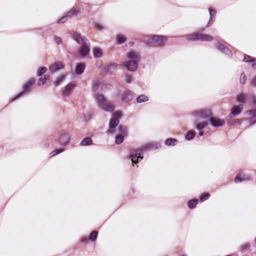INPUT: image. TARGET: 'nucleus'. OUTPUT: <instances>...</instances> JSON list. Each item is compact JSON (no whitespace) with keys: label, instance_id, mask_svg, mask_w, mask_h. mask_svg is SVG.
I'll use <instances>...</instances> for the list:
<instances>
[{"label":"nucleus","instance_id":"obj_1","mask_svg":"<svg viewBox=\"0 0 256 256\" xmlns=\"http://www.w3.org/2000/svg\"><path fill=\"white\" fill-rule=\"evenodd\" d=\"M161 147V144L158 142H151L146 144L142 146V148L133 150L130 152V158L131 160L132 165L142 160L143 156H142V152L145 150H152L159 148Z\"/></svg>","mask_w":256,"mask_h":256},{"label":"nucleus","instance_id":"obj_2","mask_svg":"<svg viewBox=\"0 0 256 256\" xmlns=\"http://www.w3.org/2000/svg\"><path fill=\"white\" fill-rule=\"evenodd\" d=\"M139 61L140 56L138 54L131 51L128 52L127 61L124 63V65L128 70L134 72L136 70Z\"/></svg>","mask_w":256,"mask_h":256},{"label":"nucleus","instance_id":"obj_3","mask_svg":"<svg viewBox=\"0 0 256 256\" xmlns=\"http://www.w3.org/2000/svg\"><path fill=\"white\" fill-rule=\"evenodd\" d=\"M95 98L98 103V106L108 112H112L114 109V106L110 102H106V98L99 94H95Z\"/></svg>","mask_w":256,"mask_h":256},{"label":"nucleus","instance_id":"obj_4","mask_svg":"<svg viewBox=\"0 0 256 256\" xmlns=\"http://www.w3.org/2000/svg\"><path fill=\"white\" fill-rule=\"evenodd\" d=\"M237 101L242 106L246 102L256 106V96L252 94H240L237 96Z\"/></svg>","mask_w":256,"mask_h":256},{"label":"nucleus","instance_id":"obj_5","mask_svg":"<svg viewBox=\"0 0 256 256\" xmlns=\"http://www.w3.org/2000/svg\"><path fill=\"white\" fill-rule=\"evenodd\" d=\"M121 112L119 111L116 112L110 120L109 122V130H106L108 134L112 135L116 132V128L119 124V119L116 116H120Z\"/></svg>","mask_w":256,"mask_h":256},{"label":"nucleus","instance_id":"obj_6","mask_svg":"<svg viewBox=\"0 0 256 256\" xmlns=\"http://www.w3.org/2000/svg\"><path fill=\"white\" fill-rule=\"evenodd\" d=\"M212 112L208 108H202L194 110L192 112V114L196 117L202 119L209 120V118L212 116Z\"/></svg>","mask_w":256,"mask_h":256},{"label":"nucleus","instance_id":"obj_7","mask_svg":"<svg viewBox=\"0 0 256 256\" xmlns=\"http://www.w3.org/2000/svg\"><path fill=\"white\" fill-rule=\"evenodd\" d=\"M34 82L35 80L34 78H30L28 80L22 85V91L19 93L14 98L10 100V102H12L22 96L25 94V92L28 91L30 89L31 87L34 84Z\"/></svg>","mask_w":256,"mask_h":256},{"label":"nucleus","instance_id":"obj_8","mask_svg":"<svg viewBox=\"0 0 256 256\" xmlns=\"http://www.w3.org/2000/svg\"><path fill=\"white\" fill-rule=\"evenodd\" d=\"M76 88L74 82H70L64 86L60 91L61 94L63 98L70 96L74 88Z\"/></svg>","mask_w":256,"mask_h":256},{"label":"nucleus","instance_id":"obj_9","mask_svg":"<svg viewBox=\"0 0 256 256\" xmlns=\"http://www.w3.org/2000/svg\"><path fill=\"white\" fill-rule=\"evenodd\" d=\"M166 41V38L163 36L153 35L148 40V43H156L158 44H162Z\"/></svg>","mask_w":256,"mask_h":256},{"label":"nucleus","instance_id":"obj_10","mask_svg":"<svg viewBox=\"0 0 256 256\" xmlns=\"http://www.w3.org/2000/svg\"><path fill=\"white\" fill-rule=\"evenodd\" d=\"M226 42H218L216 44L217 48L222 52L224 54L228 56L231 57L232 56V52L228 48L225 44Z\"/></svg>","mask_w":256,"mask_h":256},{"label":"nucleus","instance_id":"obj_11","mask_svg":"<svg viewBox=\"0 0 256 256\" xmlns=\"http://www.w3.org/2000/svg\"><path fill=\"white\" fill-rule=\"evenodd\" d=\"M73 39L81 46L87 44V43H90L89 41L84 36L77 32H74L72 35Z\"/></svg>","mask_w":256,"mask_h":256},{"label":"nucleus","instance_id":"obj_12","mask_svg":"<svg viewBox=\"0 0 256 256\" xmlns=\"http://www.w3.org/2000/svg\"><path fill=\"white\" fill-rule=\"evenodd\" d=\"M208 122L211 126L214 128L220 127L224 124V122L222 120L213 117L212 115L209 118Z\"/></svg>","mask_w":256,"mask_h":256},{"label":"nucleus","instance_id":"obj_13","mask_svg":"<svg viewBox=\"0 0 256 256\" xmlns=\"http://www.w3.org/2000/svg\"><path fill=\"white\" fill-rule=\"evenodd\" d=\"M90 51V43H87V44L81 46L78 49L79 54L82 57L87 56Z\"/></svg>","mask_w":256,"mask_h":256},{"label":"nucleus","instance_id":"obj_14","mask_svg":"<svg viewBox=\"0 0 256 256\" xmlns=\"http://www.w3.org/2000/svg\"><path fill=\"white\" fill-rule=\"evenodd\" d=\"M246 114L252 116L249 119H246L248 120L250 125H252L256 123V109L248 110L246 112Z\"/></svg>","mask_w":256,"mask_h":256},{"label":"nucleus","instance_id":"obj_15","mask_svg":"<svg viewBox=\"0 0 256 256\" xmlns=\"http://www.w3.org/2000/svg\"><path fill=\"white\" fill-rule=\"evenodd\" d=\"M133 98V93L132 92L129 90H126L122 94V101L128 102L131 101Z\"/></svg>","mask_w":256,"mask_h":256},{"label":"nucleus","instance_id":"obj_16","mask_svg":"<svg viewBox=\"0 0 256 256\" xmlns=\"http://www.w3.org/2000/svg\"><path fill=\"white\" fill-rule=\"evenodd\" d=\"M98 234V233L96 231H93L90 234L88 238L87 237H83L81 239V242H88V240L91 242H94L97 238Z\"/></svg>","mask_w":256,"mask_h":256},{"label":"nucleus","instance_id":"obj_17","mask_svg":"<svg viewBox=\"0 0 256 256\" xmlns=\"http://www.w3.org/2000/svg\"><path fill=\"white\" fill-rule=\"evenodd\" d=\"M64 68V64L60 62H57L52 64L50 67V70L52 72H54L58 70Z\"/></svg>","mask_w":256,"mask_h":256},{"label":"nucleus","instance_id":"obj_18","mask_svg":"<svg viewBox=\"0 0 256 256\" xmlns=\"http://www.w3.org/2000/svg\"><path fill=\"white\" fill-rule=\"evenodd\" d=\"M242 108L243 106H242L240 105L234 106L232 108L231 113L230 114V118L236 116L240 114L242 111Z\"/></svg>","mask_w":256,"mask_h":256},{"label":"nucleus","instance_id":"obj_19","mask_svg":"<svg viewBox=\"0 0 256 256\" xmlns=\"http://www.w3.org/2000/svg\"><path fill=\"white\" fill-rule=\"evenodd\" d=\"M251 178L250 176L246 175L244 174H240L239 176H236L234 179V182L238 183L242 181L250 180Z\"/></svg>","mask_w":256,"mask_h":256},{"label":"nucleus","instance_id":"obj_20","mask_svg":"<svg viewBox=\"0 0 256 256\" xmlns=\"http://www.w3.org/2000/svg\"><path fill=\"white\" fill-rule=\"evenodd\" d=\"M80 12V8L79 7H74L67 13V16L68 18H71L78 16Z\"/></svg>","mask_w":256,"mask_h":256},{"label":"nucleus","instance_id":"obj_21","mask_svg":"<svg viewBox=\"0 0 256 256\" xmlns=\"http://www.w3.org/2000/svg\"><path fill=\"white\" fill-rule=\"evenodd\" d=\"M208 12L210 16L209 21L206 25V26H210L214 20V16L216 14V12L212 8H208Z\"/></svg>","mask_w":256,"mask_h":256},{"label":"nucleus","instance_id":"obj_22","mask_svg":"<svg viewBox=\"0 0 256 256\" xmlns=\"http://www.w3.org/2000/svg\"><path fill=\"white\" fill-rule=\"evenodd\" d=\"M85 65L83 63L78 64L76 67L75 72L77 75L82 74L84 70Z\"/></svg>","mask_w":256,"mask_h":256},{"label":"nucleus","instance_id":"obj_23","mask_svg":"<svg viewBox=\"0 0 256 256\" xmlns=\"http://www.w3.org/2000/svg\"><path fill=\"white\" fill-rule=\"evenodd\" d=\"M244 61L246 62H252V66L254 67L256 66V58L251 57L248 55H244Z\"/></svg>","mask_w":256,"mask_h":256},{"label":"nucleus","instance_id":"obj_24","mask_svg":"<svg viewBox=\"0 0 256 256\" xmlns=\"http://www.w3.org/2000/svg\"><path fill=\"white\" fill-rule=\"evenodd\" d=\"M58 142L63 146H66L69 142V138L66 134H63L59 138Z\"/></svg>","mask_w":256,"mask_h":256},{"label":"nucleus","instance_id":"obj_25","mask_svg":"<svg viewBox=\"0 0 256 256\" xmlns=\"http://www.w3.org/2000/svg\"><path fill=\"white\" fill-rule=\"evenodd\" d=\"M212 40V37L210 35L206 34H199L198 40L200 41H211Z\"/></svg>","mask_w":256,"mask_h":256},{"label":"nucleus","instance_id":"obj_26","mask_svg":"<svg viewBox=\"0 0 256 256\" xmlns=\"http://www.w3.org/2000/svg\"><path fill=\"white\" fill-rule=\"evenodd\" d=\"M206 122H198L196 124L195 128L198 131L202 130L203 128L208 126Z\"/></svg>","mask_w":256,"mask_h":256},{"label":"nucleus","instance_id":"obj_27","mask_svg":"<svg viewBox=\"0 0 256 256\" xmlns=\"http://www.w3.org/2000/svg\"><path fill=\"white\" fill-rule=\"evenodd\" d=\"M198 34L193 33L186 36V39L188 40H198Z\"/></svg>","mask_w":256,"mask_h":256},{"label":"nucleus","instance_id":"obj_28","mask_svg":"<svg viewBox=\"0 0 256 256\" xmlns=\"http://www.w3.org/2000/svg\"><path fill=\"white\" fill-rule=\"evenodd\" d=\"M50 79V76L48 75H44L43 77H40L38 80V86L43 85Z\"/></svg>","mask_w":256,"mask_h":256},{"label":"nucleus","instance_id":"obj_29","mask_svg":"<svg viewBox=\"0 0 256 256\" xmlns=\"http://www.w3.org/2000/svg\"><path fill=\"white\" fill-rule=\"evenodd\" d=\"M149 98L148 97L144 94H140L138 96L136 99L138 103H142L148 102Z\"/></svg>","mask_w":256,"mask_h":256},{"label":"nucleus","instance_id":"obj_30","mask_svg":"<svg viewBox=\"0 0 256 256\" xmlns=\"http://www.w3.org/2000/svg\"><path fill=\"white\" fill-rule=\"evenodd\" d=\"M94 56L95 58H100L102 56V52L98 48H94L93 50Z\"/></svg>","mask_w":256,"mask_h":256},{"label":"nucleus","instance_id":"obj_31","mask_svg":"<svg viewBox=\"0 0 256 256\" xmlns=\"http://www.w3.org/2000/svg\"><path fill=\"white\" fill-rule=\"evenodd\" d=\"M178 140L174 138H168L165 141V144L168 146H174L176 145Z\"/></svg>","mask_w":256,"mask_h":256},{"label":"nucleus","instance_id":"obj_32","mask_svg":"<svg viewBox=\"0 0 256 256\" xmlns=\"http://www.w3.org/2000/svg\"><path fill=\"white\" fill-rule=\"evenodd\" d=\"M92 141L90 138H84L80 142V146H87L92 144Z\"/></svg>","mask_w":256,"mask_h":256},{"label":"nucleus","instance_id":"obj_33","mask_svg":"<svg viewBox=\"0 0 256 256\" xmlns=\"http://www.w3.org/2000/svg\"><path fill=\"white\" fill-rule=\"evenodd\" d=\"M65 76V74H62L57 77L54 82V84L55 86H58L60 85L64 80Z\"/></svg>","mask_w":256,"mask_h":256},{"label":"nucleus","instance_id":"obj_34","mask_svg":"<svg viewBox=\"0 0 256 256\" xmlns=\"http://www.w3.org/2000/svg\"><path fill=\"white\" fill-rule=\"evenodd\" d=\"M195 134H196V132L193 130H188L186 135V137H185L186 139L187 140H192L194 138V136Z\"/></svg>","mask_w":256,"mask_h":256},{"label":"nucleus","instance_id":"obj_35","mask_svg":"<svg viewBox=\"0 0 256 256\" xmlns=\"http://www.w3.org/2000/svg\"><path fill=\"white\" fill-rule=\"evenodd\" d=\"M118 132L120 133L119 134H122L124 136L126 135L127 132V128L126 126L120 125L118 128Z\"/></svg>","mask_w":256,"mask_h":256},{"label":"nucleus","instance_id":"obj_36","mask_svg":"<svg viewBox=\"0 0 256 256\" xmlns=\"http://www.w3.org/2000/svg\"><path fill=\"white\" fill-rule=\"evenodd\" d=\"M198 199H193L188 201V205L189 208H195L196 205L198 204Z\"/></svg>","mask_w":256,"mask_h":256},{"label":"nucleus","instance_id":"obj_37","mask_svg":"<svg viewBox=\"0 0 256 256\" xmlns=\"http://www.w3.org/2000/svg\"><path fill=\"white\" fill-rule=\"evenodd\" d=\"M124 140L122 134H118L116 136L115 142L116 144H119L123 142Z\"/></svg>","mask_w":256,"mask_h":256},{"label":"nucleus","instance_id":"obj_38","mask_svg":"<svg viewBox=\"0 0 256 256\" xmlns=\"http://www.w3.org/2000/svg\"><path fill=\"white\" fill-rule=\"evenodd\" d=\"M126 40V38L122 34H119L116 37V42L119 44L124 42Z\"/></svg>","mask_w":256,"mask_h":256},{"label":"nucleus","instance_id":"obj_39","mask_svg":"<svg viewBox=\"0 0 256 256\" xmlns=\"http://www.w3.org/2000/svg\"><path fill=\"white\" fill-rule=\"evenodd\" d=\"M64 151V148H58V149H57L55 150H54L50 154V157H52V156H54L58 154H60L61 152H62Z\"/></svg>","mask_w":256,"mask_h":256},{"label":"nucleus","instance_id":"obj_40","mask_svg":"<svg viewBox=\"0 0 256 256\" xmlns=\"http://www.w3.org/2000/svg\"><path fill=\"white\" fill-rule=\"evenodd\" d=\"M246 81V76L244 72H242L240 76V82L244 84Z\"/></svg>","mask_w":256,"mask_h":256},{"label":"nucleus","instance_id":"obj_41","mask_svg":"<svg viewBox=\"0 0 256 256\" xmlns=\"http://www.w3.org/2000/svg\"><path fill=\"white\" fill-rule=\"evenodd\" d=\"M210 194L208 193H204L201 194L200 196V200L201 202H204L208 198Z\"/></svg>","mask_w":256,"mask_h":256},{"label":"nucleus","instance_id":"obj_42","mask_svg":"<svg viewBox=\"0 0 256 256\" xmlns=\"http://www.w3.org/2000/svg\"><path fill=\"white\" fill-rule=\"evenodd\" d=\"M47 71V68L46 67H42L40 69L39 72L38 73V76L41 77L44 73Z\"/></svg>","mask_w":256,"mask_h":256},{"label":"nucleus","instance_id":"obj_43","mask_svg":"<svg viewBox=\"0 0 256 256\" xmlns=\"http://www.w3.org/2000/svg\"><path fill=\"white\" fill-rule=\"evenodd\" d=\"M68 16H67V14L64 16H62L61 18L59 19L57 22L58 24H63L64 22H66L68 18Z\"/></svg>","mask_w":256,"mask_h":256},{"label":"nucleus","instance_id":"obj_44","mask_svg":"<svg viewBox=\"0 0 256 256\" xmlns=\"http://www.w3.org/2000/svg\"><path fill=\"white\" fill-rule=\"evenodd\" d=\"M133 80V78L132 76L129 75H126L124 76V80L127 84H130Z\"/></svg>","mask_w":256,"mask_h":256},{"label":"nucleus","instance_id":"obj_45","mask_svg":"<svg viewBox=\"0 0 256 256\" xmlns=\"http://www.w3.org/2000/svg\"><path fill=\"white\" fill-rule=\"evenodd\" d=\"M250 244L248 243H246L241 246V250L244 251L248 250L250 248Z\"/></svg>","mask_w":256,"mask_h":256},{"label":"nucleus","instance_id":"obj_46","mask_svg":"<svg viewBox=\"0 0 256 256\" xmlns=\"http://www.w3.org/2000/svg\"><path fill=\"white\" fill-rule=\"evenodd\" d=\"M99 86V83L98 81L94 82L93 83V90L94 91L96 92V91L97 90V88H98Z\"/></svg>","mask_w":256,"mask_h":256},{"label":"nucleus","instance_id":"obj_47","mask_svg":"<svg viewBox=\"0 0 256 256\" xmlns=\"http://www.w3.org/2000/svg\"><path fill=\"white\" fill-rule=\"evenodd\" d=\"M116 64H109L107 68H108V70H112L116 69Z\"/></svg>","mask_w":256,"mask_h":256},{"label":"nucleus","instance_id":"obj_48","mask_svg":"<svg viewBox=\"0 0 256 256\" xmlns=\"http://www.w3.org/2000/svg\"><path fill=\"white\" fill-rule=\"evenodd\" d=\"M54 42L58 44H60L62 42V38L60 37L54 36Z\"/></svg>","mask_w":256,"mask_h":256},{"label":"nucleus","instance_id":"obj_49","mask_svg":"<svg viewBox=\"0 0 256 256\" xmlns=\"http://www.w3.org/2000/svg\"><path fill=\"white\" fill-rule=\"evenodd\" d=\"M95 26L98 30H102L103 29L102 26L100 24H99V23H96L95 24Z\"/></svg>","mask_w":256,"mask_h":256},{"label":"nucleus","instance_id":"obj_50","mask_svg":"<svg viewBox=\"0 0 256 256\" xmlns=\"http://www.w3.org/2000/svg\"><path fill=\"white\" fill-rule=\"evenodd\" d=\"M252 84L254 86L256 87V76L254 77Z\"/></svg>","mask_w":256,"mask_h":256},{"label":"nucleus","instance_id":"obj_51","mask_svg":"<svg viewBox=\"0 0 256 256\" xmlns=\"http://www.w3.org/2000/svg\"><path fill=\"white\" fill-rule=\"evenodd\" d=\"M198 134L200 136H202L204 135V132L202 130L199 131Z\"/></svg>","mask_w":256,"mask_h":256},{"label":"nucleus","instance_id":"obj_52","mask_svg":"<svg viewBox=\"0 0 256 256\" xmlns=\"http://www.w3.org/2000/svg\"><path fill=\"white\" fill-rule=\"evenodd\" d=\"M238 120V124H240V123L241 122V120Z\"/></svg>","mask_w":256,"mask_h":256}]
</instances>
